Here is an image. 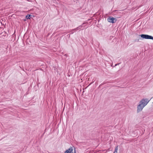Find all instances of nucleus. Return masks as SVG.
Returning a JSON list of instances; mask_svg holds the SVG:
<instances>
[{
	"label": "nucleus",
	"instance_id": "1",
	"mask_svg": "<svg viewBox=\"0 0 153 153\" xmlns=\"http://www.w3.org/2000/svg\"><path fill=\"white\" fill-rule=\"evenodd\" d=\"M149 101L147 99H143L139 102L137 106V113L141 111L143 108L148 104Z\"/></svg>",
	"mask_w": 153,
	"mask_h": 153
},
{
	"label": "nucleus",
	"instance_id": "2",
	"mask_svg": "<svg viewBox=\"0 0 153 153\" xmlns=\"http://www.w3.org/2000/svg\"><path fill=\"white\" fill-rule=\"evenodd\" d=\"M64 153H76L75 148L74 146L71 147L67 150Z\"/></svg>",
	"mask_w": 153,
	"mask_h": 153
},
{
	"label": "nucleus",
	"instance_id": "3",
	"mask_svg": "<svg viewBox=\"0 0 153 153\" xmlns=\"http://www.w3.org/2000/svg\"><path fill=\"white\" fill-rule=\"evenodd\" d=\"M143 39L153 40V36L147 34H142L140 35Z\"/></svg>",
	"mask_w": 153,
	"mask_h": 153
},
{
	"label": "nucleus",
	"instance_id": "4",
	"mask_svg": "<svg viewBox=\"0 0 153 153\" xmlns=\"http://www.w3.org/2000/svg\"><path fill=\"white\" fill-rule=\"evenodd\" d=\"M108 21L110 23H114L116 22L117 19L112 16H110L107 19Z\"/></svg>",
	"mask_w": 153,
	"mask_h": 153
},
{
	"label": "nucleus",
	"instance_id": "5",
	"mask_svg": "<svg viewBox=\"0 0 153 153\" xmlns=\"http://www.w3.org/2000/svg\"><path fill=\"white\" fill-rule=\"evenodd\" d=\"M118 146H117L115 148V151L113 153H117V151L118 150Z\"/></svg>",
	"mask_w": 153,
	"mask_h": 153
},
{
	"label": "nucleus",
	"instance_id": "6",
	"mask_svg": "<svg viewBox=\"0 0 153 153\" xmlns=\"http://www.w3.org/2000/svg\"><path fill=\"white\" fill-rule=\"evenodd\" d=\"M86 23H83L82 25H80L79 26V28H82L83 27H85V26H83Z\"/></svg>",
	"mask_w": 153,
	"mask_h": 153
},
{
	"label": "nucleus",
	"instance_id": "7",
	"mask_svg": "<svg viewBox=\"0 0 153 153\" xmlns=\"http://www.w3.org/2000/svg\"><path fill=\"white\" fill-rule=\"evenodd\" d=\"M31 15H27L26 16V18L28 19H30L31 18Z\"/></svg>",
	"mask_w": 153,
	"mask_h": 153
},
{
	"label": "nucleus",
	"instance_id": "8",
	"mask_svg": "<svg viewBox=\"0 0 153 153\" xmlns=\"http://www.w3.org/2000/svg\"><path fill=\"white\" fill-rule=\"evenodd\" d=\"M77 30L76 28H75L74 29L71 30V31H76Z\"/></svg>",
	"mask_w": 153,
	"mask_h": 153
},
{
	"label": "nucleus",
	"instance_id": "9",
	"mask_svg": "<svg viewBox=\"0 0 153 153\" xmlns=\"http://www.w3.org/2000/svg\"><path fill=\"white\" fill-rule=\"evenodd\" d=\"M70 32H71V33L72 34H73V33H74V32H73V31H71V30H70V31H69Z\"/></svg>",
	"mask_w": 153,
	"mask_h": 153
},
{
	"label": "nucleus",
	"instance_id": "10",
	"mask_svg": "<svg viewBox=\"0 0 153 153\" xmlns=\"http://www.w3.org/2000/svg\"><path fill=\"white\" fill-rule=\"evenodd\" d=\"M76 28V29L77 30H79L80 29V28H79V26Z\"/></svg>",
	"mask_w": 153,
	"mask_h": 153
},
{
	"label": "nucleus",
	"instance_id": "11",
	"mask_svg": "<svg viewBox=\"0 0 153 153\" xmlns=\"http://www.w3.org/2000/svg\"><path fill=\"white\" fill-rule=\"evenodd\" d=\"M119 64V63H118V64H116L115 65V66L117 65H118Z\"/></svg>",
	"mask_w": 153,
	"mask_h": 153
}]
</instances>
